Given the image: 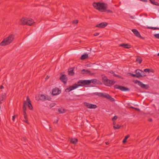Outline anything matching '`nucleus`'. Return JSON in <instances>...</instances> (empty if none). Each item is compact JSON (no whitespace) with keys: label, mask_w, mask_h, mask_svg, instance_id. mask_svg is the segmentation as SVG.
Instances as JSON below:
<instances>
[{"label":"nucleus","mask_w":159,"mask_h":159,"mask_svg":"<svg viewBox=\"0 0 159 159\" xmlns=\"http://www.w3.org/2000/svg\"><path fill=\"white\" fill-rule=\"evenodd\" d=\"M88 85L87 80H80L77 82V84L75 83L73 85L66 89L65 91L66 93H69L80 86L84 87L85 85Z\"/></svg>","instance_id":"1"},{"label":"nucleus","mask_w":159,"mask_h":159,"mask_svg":"<svg viewBox=\"0 0 159 159\" xmlns=\"http://www.w3.org/2000/svg\"><path fill=\"white\" fill-rule=\"evenodd\" d=\"M107 5V3L100 2H94L93 3V6L95 9L101 11H103L102 10H103L104 11L107 8L106 6Z\"/></svg>","instance_id":"2"},{"label":"nucleus","mask_w":159,"mask_h":159,"mask_svg":"<svg viewBox=\"0 0 159 159\" xmlns=\"http://www.w3.org/2000/svg\"><path fill=\"white\" fill-rule=\"evenodd\" d=\"M14 38V35L13 34L9 35L7 38L4 39L0 43L1 46L8 45L12 42Z\"/></svg>","instance_id":"3"},{"label":"nucleus","mask_w":159,"mask_h":159,"mask_svg":"<svg viewBox=\"0 0 159 159\" xmlns=\"http://www.w3.org/2000/svg\"><path fill=\"white\" fill-rule=\"evenodd\" d=\"M102 80L103 84L108 86H110L115 83V81L108 79L107 77L105 76L102 77Z\"/></svg>","instance_id":"4"},{"label":"nucleus","mask_w":159,"mask_h":159,"mask_svg":"<svg viewBox=\"0 0 159 159\" xmlns=\"http://www.w3.org/2000/svg\"><path fill=\"white\" fill-rule=\"evenodd\" d=\"M36 98L37 100H40L42 101L47 100L50 101L51 99L50 97L48 95H45L44 94L39 95L36 97Z\"/></svg>","instance_id":"5"},{"label":"nucleus","mask_w":159,"mask_h":159,"mask_svg":"<svg viewBox=\"0 0 159 159\" xmlns=\"http://www.w3.org/2000/svg\"><path fill=\"white\" fill-rule=\"evenodd\" d=\"M133 82L135 84H138L141 88L145 89H148L149 88L148 85L145 84L143 83L140 81L138 80H133Z\"/></svg>","instance_id":"6"},{"label":"nucleus","mask_w":159,"mask_h":159,"mask_svg":"<svg viewBox=\"0 0 159 159\" xmlns=\"http://www.w3.org/2000/svg\"><path fill=\"white\" fill-rule=\"evenodd\" d=\"M114 87L115 89H119L122 91H127L129 90V89L128 88L117 84L114 85Z\"/></svg>","instance_id":"7"},{"label":"nucleus","mask_w":159,"mask_h":159,"mask_svg":"<svg viewBox=\"0 0 159 159\" xmlns=\"http://www.w3.org/2000/svg\"><path fill=\"white\" fill-rule=\"evenodd\" d=\"M60 74L61 75L59 78V80L64 84H66L67 83L68 80V79L66 75L64 74H61V73Z\"/></svg>","instance_id":"8"},{"label":"nucleus","mask_w":159,"mask_h":159,"mask_svg":"<svg viewBox=\"0 0 159 159\" xmlns=\"http://www.w3.org/2000/svg\"><path fill=\"white\" fill-rule=\"evenodd\" d=\"M26 104L28 108L30 110H33V107L31 103V101L28 96L26 97Z\"/></svg>","instance_id":"9"},{"label":"nucleus","mask_w":159,"mask_h":159,"mask_svg":"<svg viewBox=\"0 0 159 159\" xmlns=\"http://www.w3.org/2000/svg\"><path fill=\"white\" fill-rule=\"evenodd\" d=\"M84 106L89 109H95L97 107L96 105L90 104L86 102L84 103Z\"/></svg>","instance_id":"10"},{"label":"nucleus","mask_w":159,"mask_h":159,"mask_svg":"<svg viewBox=\"0 0 159 159\" xmlns=\"http://www.w3.org/2000/svg\"><path fill=\"white\" fill-rule=\"evenodd\" d=\"M108 24V23L106 22H102L97 25L95 27L99 28H103L106 26Z\"/></svg>","instance_id":"11"},{"label":"nucleus","mask_w":159,"mask_h":159,"mask_svg":"<svg viewBox=\"0 0 159 159\" xmlns=\"http://www.w3.org/2000/svg\"><path fill=\"white\" fill-rule=\"evenodd\" d=\"M61 91L58 88H55L53 89L52 91V95H56L59 94Z\"/></svg>","instance_id":"12"},{"label":"nucleus","mask_w":159,"mask_h":159,"mask_svg":"<svg viewBox=\"0 0 159 159\" xmlns=\"http://www.w3.org/2000/svg\"><path fill=\"white\" fill-rule=\"evenodd\" d=\"M134 34L138 37L140 38L141 39H144L140 35L139 32L136 29H133L132 30Z\"/></svg>","instance_id":"13"},{"label":"nucleus","mask_w":159,"mask_h":159,"mask_svg":"<svg viewBox=\"0 0 159 159\" xmlns=\"http://www.w3.org/2000/svg\"><path fill=\"white\" fill-rule=\"evenodd\" d=\"M120 47H122L125 48H129L132 47V46L128 43H122L119 45Z\"/></svg>","instance_id":"14"},{"label":"nucleus","mask_w":159,"mask_h":159,"mask_svg":"<svg viewBox=\"0 0 159 159\" xmlns=\"http://www.w3.org/2000/svg\"><path fill=\"white\" fill-rule=\"evenodd\" d=\"M136 75L137 76V78H139L141 76H142L141 72H143V71L140 69H137L135 70Z\"/></svg>","instance_id":"15"},{"label":"nucleus","mask_w":159,"mask_h":159,"mask_svg":"<svg viewBox=\"0 0 159 159\" xmlns=\"http://www.w3.org/2000/svg\"><path fill=\"white\" fill-rule=\"evenodd\" d=\"M88 85L92 83L94 84H96V83L97 82V80L96 79H92L90 80H87Z\"/></svg>","instance_id":"16"},{"label":"nucleus","mask_w":159,"mask_h":159,"mask_svg":"<svg viewBox=\"0 0 159 159\" xmlns=\"http://www.w3.org/2000/svg\"><path fill=\"white\" fill-rule=\"evenodd\" d=\"M28 18H22L20 20L21 24L23 25H26Z\"/></svg>","instance_id":"17"},{"label":"nucleus","mask_w":159,"mask_h":159,"mask_svg":"<svg viewBox=\"0 0 159 159\" xmlns=\"http://www.w3.org/2000/svg\"><path fill=\"white\" fill-rule=\"evenodd\" d=\"M70 69V70L69 69L68 70V74L70 76H73L75 74L74 72V68H71Z\"/></svg>","instance_id":"18"},{"label":"nucleus","mask_w":159,"mask_h":159,"mask_svg":"<svg viewBox=\"0 0 159 159\" xmlns=\"http://www.w3.org/2000/svg\"><path fill=\"white\" fill-rule=\"evenodd\" d=\"M27 25H31L34 23V20L32 19L29 20L28 19L27 21Z\"/></svg>","instance_id":"19"},{"label":"nucleus","mask_w":159,"mask_h":159,"mask_svg":"<svg viewBox=\"0 0 159 159\" xmlns=\"http://www.w3.org/2000/svg\"><path fill=\"white\" fill-rule=\"evenodd\" d=\"M107 99H109L110 101L112 102H114L115 101V99L111 97L107 93V96L106 97Z\"/></svg>","instance_id":"20"},{"label":"nucleus","mask_w":159,"mask_h":159,"mask_svg":"<svg viewBox=\"0 0 159 159\" xmlns=\"http://www.w3.org/2000/svg\"><path fill=\"white\" fill-rule=\"evenodd\" d=\"M26 106L27 104H26V101H24L23 102V113H26V111L27 109Z\"/></svg>","instance_id":"21"},{"label":"nucleus","mask_w":159,"mask_h":159,"mask_svg":"<svg viewBox=\"0 0 159 159\" xmlns=\"http://www.w3.org/2000/svg\"><path fill=\"white\" fill-rule=\"evenodd\" d=\"M24 120V121L27 124H29L28 120V117L26 113H23Z\"/></svg>","instance_id":"22"},{"label":"nucleus","mask_w":159,"mask_h":159,"mask_svg":"<svg viewBox=\"0 0 159 159\" xmlns=\"http://www.w3.org/2000/svg\"><path fill=\"white\" fill-rule=\"evenodd\" d=\"M88 57V54L87 53H85L82 55L80 57V59L84 60Z\"/></svg>","instance_id":"23"},{"label":"nucleus","mask_w":159,"mask_h":159,"mask_svg":"<svg viewBox=\"0 0 159 159\" xmlns=\"http://www.w3.org/2000/svg\"><path fill=\"white\" fill-rule=\"evenodd\" d=\"M43 127L46 129H48L50 128L49 124L47 122H43Z\"/></svg>","instance_id":"24"},{"label":"nucleus","mask_w":159,"mask_h":159,"mask_svg":"<svg viewBox=\"0 0 159 159\" xmlns=\"http://www.w3.org/2000/svg\"><path fill=\"white\" fill-rule=\"evenodd\" d=\"M81 73L82 74H90L91 72L90 71L88 70L83 69L81 70Z\"/></svg>","instance_id":"25"},{"label":"nucleus","mask_w":159,"mask_h":159,"mask_svg":"<svg viewBox=\"0 0 159 159\" xmlns=\"http://www.w3.org/2000/svg\"><path fill=\"white\" fill-rule=\"evenodd\" d=\"M78 142V139L76 138L72 139H71L70 142L72 143L75 144L77 143Z\"/></svg>","instance_id":"26"},{"label":"nucleus","mask_w":159,"mask_h":159,"mask_svg":"<svg viewBox=\"0 0 159 159\" xmlns=\"http://www.w3.org/2000/svg\"><path fill=\"white\" fill-rule=\"evenodd\" d=\"M130 137V135L128 134V135H127L126 136L125 138H124V139H123V141H122V142L123 143H125L126 142H127V139L129 138Z\"/></svg>","instance_id":"27"},{"label":"nucleus","mask_w":159,"mask_h":159,"mask_svg":"<svg viewBox=\"0 0 159 159\" xmlns=\"http://www.w3.org/2000/svg\"><path fill=\"white\" fill-rule=\"evenodd\" d=\"M58 111L60 113H63L65 112V110L64 109L62 108L58 109Z\"/></svg>","instance_id":"28"},{"label":"nucleus","mask_w":159,"mask_h":159,"mask_svg":"<svg viewBox=\"0 0 159 159\" xmlns=\"http://www.w3.org/2000/svg\"><path fill=\"white\" fill-rule=\"evenodd\" d=\"M151 3H152V4H153V5H155L156 6H159V3L157 2H155V0H154V1H151Z\"/></svg>","instance_id":"29"},{"label":"nucleus","mask_w":159,"mask_h":159,"mask_svg":"<svg viewBox=\"0 0 159 159\" xmlns=\"http://www.w3.org/2000/svg\"><path fill=\"white\" fill-rule=\"evenodd\" d=\"M98 96H99L101 97H104L105 98H106V97L107 96V94H104V93H98Z\"/></svg>","instance_id":"30"},{"label":"nucleus","mask_w":159,"mask_h":159,"mask_svg":"<svg viewBox=\"0 0 159 159\" xmlns=\"http://www.w3.org/2000/svg\"><path fill=\"white\" fill-rule=\"evenodd\" d=\"M59 36H58L54 38H53L51 41V42L52 43L53 42H54L56 41L58 38L59 37Z\"/></svg>","instance_id":"31"},{"label":"nucleus","mask_w":159,"mask_h":159,"mask_svg":"<svg viewBox=\"0 0 159 159\" xmlns=\"http://www.w3.org/2000/svg\"><path fill=\"white\" fill-rule=\"evenodd\" d=\"M147 28L152 30H159V28L156 27H147Z\"/></svg>","instance_id":"32"},{"label":"nucleus","mask_w":159,"mask_h":159,"mask_svg":"<svg viewBox=\"0 0 159 159\" xmlns=\"http://www.w3.org/2000/svg\"><path fill=\"white\" fill-rule=\"evenodd\" d=\"M113 128L114 129H120V126L119 125H114Z\"/></svg>","instance_id":"33"},{"label":"nucleus","mask_w":159,"mask_h":159,"mask_svg":"<svg viewBox=\"0 0 159 159\" xmlns=\"http://www.w3.org/2000/svg\"><path fill=\"white\" fill-rule=\"evenodd\" d=\"M136 61L137 62H138V63L140 64L142 63V60L141 58H137L136 59Z\"/></svg>","instance_id":"34"},{"label":"nucleus","mask_w":159,"mask_h":159,"mask_svg":"<svg viewBox=\"0 0 159 159\" xmlns=\"http://www.w3.org/2000/svg\"><path fill=\"white\" fill-rule=\"evenodd\" d=\"M103 11L104 12H106L107 13H113L112 11L109 9L107 10V8L105 10H104V11Z\"/></svg>","instance_id":"35"},{"label":"nucleus","mask_w":159,"mask_h":159,"mask_svg":"<svg viewBox=\"0 0 159 159\" xmlns=\"http://www.w3.org/2000/svg\"><path fill=\"white\" fill-rule=\"evenodd\" d=\"M118 118V116H114L112 118V120L113 121H114L116 120Z\"/></svg>","instance_id":"36"},{"label":"nucleus","mask_w":159,"mask_h":159,"mask_svg":"<svg viewBox=\"0 0 159 159\" xmlns=\"http://www.w3.org/2000/svg\"><path fill=\"white\" fill-rule=\"evenodd\" d=\"M78 22V20H74L73 21H72V23L73 24H77Z\"/></svg>","instance_id":"37"},{"label":"nucleus","mask_w":159,"mask_h":159,"mask_svg":"<svg viewBox=\"0 0 159 159\" xmlns=\"http://www.w3.org/2000/svg\"><path fill=\"white\" fill-rule=\"evenodd\" d=\"M154 36L156 38L159 39V34H155Z\"/></svg>","instance_id":"38"},{"label":"nucleus","mask_w":159,"mask_h":159,"mask_svg":"<svg viewBox=\"0 0 159 159\" xmlns=\"http://www.w3.org/2000/svg\"><path fill=\"white\" fill-rule=\"evenodd\" d=\"M141 74L142 76H141V77H145L146 76V75H145V73H144V72L143 71V72H141Z\"/></svg>","instance_id":"39"},{"label":"nucleus","mask_w":159,"mask_h":159,"mask_svg":"<svg viewBox=\"0 0 159 159\" xmlns=\"http://www.w3.org/2000/svg\"><path fill=\"white\" fill-rule=\"evenodd\" d=\"M130 75L131 76H132L133 77L137 78V76L136 75V74L130 73Z\"/></svg>","instance_id":"40"},{"label":"nucleus","mask_w":159,"mask_h":159,"mask_svg":"<svg viewBox=\"0 0 159 159\" xmlns=\"http://www.w3.org/2000/svg\"><path fill=\"white\" fill-rule=\"evenodd\" d=\"M96 84H102V83L100 81H99L97 80V82L96 83Z\"/></svg>","instance_id":"41"},{"label":"nucleus","mask_w":159,"mask_h":159,"mask_svg":"<svg viewBox=\"0 0 159 159\" xmlns=\"http://www.w3.org/2000/svg\"><path fill=\"white\" fill-rule=\"evenodd\" d=\"M55 105H56V103H52L50 104V107L51 108H52V107H53Z\"/></svg>","instance_id":"42"},{"label":"nucleus","mask_w":159,"mask_h":159,"mask_svg":"<svg viewBox=\"0 0 159 159\" xmlns=\"http://www.w3.org/2000/svg\"><path fill=\"white\" fill-rule=\"evenodd\" d=\"M149 69H145L144 70V71L145 72L149 73Z\"/></svg>","instance_id":"43"},{"label":"nucleus","mask_w":159,"mask_h":159,"mask_svg":"<svg viewBox=\"0 0 159 159\" xmlns=\"http://www.w3.org/2000/svg\"><path fill=\"white\" fill-rule=\"evenodd\" d=\"M99 34H100V33H98V32L95 33H94L93 34V36H98V35H99Z\"/></svg>","instance_id":"44"},{"label":"nucleus","mask_w":159,"mask_h":159,"mask_svg":"<svg viewBox=\"0 0 159 159\" xmlns=\"http://www.w3.org/2000/svg\"><path fill=\"white\" fill-rule=\"evenodd\" d=\"M116 77H118L119 78H120V79H124L123 78L122 76H121L120 75H117V76H116Z\"/></svg>","instance_id":"45"},{"label":"nucleus","mask_w":159,"mask_h":159,"mask_svg":"<svg viewBox=\"0 0 159 159\" xmlns=\"http://www.w3.org/2000/svg\"><path fill=\"white\" fill-rule=\"evenodd\" d=\"M154 71L152 69H149V73L150 72H152V73H154Z\"/></svg>","instance_id":"46"},{"label":"nucleus","mask_w":159,"mask_h":159,"mask_svg":"<svg viewBox=\"0 0 159 159\" xmlns=\"http://www.w3.org/2000/svg\"><path fill=\"white\" fill-rule=\"evenodd\" d=\"M21 140L23 141H25L26 140V139L25 138V137H23L21 139Z\"/></svg>","instance_id":"47"},{"label":"nucleus","mask_w":159,"mask_h":159,"mask_svg":"<svg viewBox=\"0 0 159 159\" xmlns=\"http://www.w3.org/2000/svg\"><path fill=\"white\" fill-rule=\"evenodd\" d=\"M16 118V116L15 115H14L13 116H12V120L14 121V120L15 119V118Z\"/></svg>","instance_id":"48"},{"label":"nucleus","mask_w":159,"mask_h":159,"mask_svg":"<svg viewBox=\"0 0 159 159\" xmlns=\"http://www.w3.org/2000/svg\"><path fill=\"white\" fill-rule=\"evenodd\" d=\"M113 75L114 76L116 77V76H117V75L114 72H113Z\"/></svg>","instance_id":"49"},{"label":"nucleus","mask_w":159,"mask_h":159,"mask_svg":"<svg viewBox=\"0 0 159 159\" xmlns=\"http://www.w3.org/2000/svg\"><path fill=\"white\" fill-rule=\"evenodd\" d=\"M148 121L150 122H152V118H150L148 119Z\"/></svg>","instance_id":"50"},{"label":"nucleus","mask_w":159,"mask_h":159,"mask_svg":"<svg viewBox=\"0 0 159 159\" xmlns=\"http://www.w3.org/2000/svg\"><path fill=\"white\" fill-rule=\"evenodd\" d=\"M134 109L136 110H137V111H139L140 110V109L137 108H136V107H135V108Z\"/></svg>","instance_id":"51"},{"label":"nucleus","mask_w":159,"mask_h":159,"mask_svg":"<svg viewBox=\"0 0 159 159\" xmlns=\"http://www.w3.org/2000/svg\"><path fill=\"white\" fill-rule=\"evenodd\" d=\"M2 98H3L4 97H5V96H6V94L5 93L2 94Z\"/></svg>","instance_id":"52"},{"label":"nucleus","mask_w":159,"mask_h":159,"mask_svg":"<svg viewBox=\"0 0 159 159\" xmlns=\"http://www.w3.org/2000/svg\"><path fill=\"white\" fill-rule=\"evenodd\" d=\"M3 100L2 99V100L0 101V104L2 103L3 102Z\"/></svg>","instance_id":"53"},{"label":"nucleus","mask_w":159,"mask_h":159,"mask_svg":"<svg viewBox=\"0 0 159 159\" xmlns=\"http://www.w3.org/2000/svg\"><path fill=\"white\" fill-rule=\"evenodd\" d=\"M4 88V87L3 86H2V85H1L0 87V89H3Z\"/></svg>","instance_id":"54"},{"label":"nucleus","mask_w":159,"mask_h":159,"mask_svg":"<svg viewBox=\"0 0 159 159\" xmlns=\"http://www.w3.org/2000/svg\"><path fill=\"white\" fill-rule=\"evenodd\" d=\"M98 93H99L96 92V93H94L93 94H95L96 95H98Z\"/></svg>","instance_id":"55"},{"label":"nucleus","mask_w":159,"mask_h":159,"mask_svg":"<svg viewBox=\"0 0 159 159\" xmlns=\"http://www.w3.org/2000/svg\"><path fill=\"white\" fill-rule=\"evenodd\" d=\"M141 1L146 2H147V0H140Z\"/></svg>","instance_id":"56"},{"label":"nucleus","mask_w":159,"mask_h":159,"mask_svg":"<svg viewBox=\"0 0 159 159\" xmlns=\"http://www.w3.org/2000/svg\"><path fill=\"white\" fill-rule=\"evenodd\" d=\"M113 124L114 125H116V122L114 121H113Z\"/></svg>","instance_id":"57"},{"label":"nucleus","mask_w":159,"mask_h":159,"mask_svg":"<svg viewBox=\"0 0 159 159\" xmlns=\"http://www.w3.org/2000/svg\"><path fill=\"white\" fill-rule=\"evenodd\" d=\"M130 107L132 109H134L135 108V107Z\"/></svg>","instance_id":"58"},{"label":"nucleus","mask_w":159,"mask_h":159,"mask_svg":"<svg viewBox=\"0 0 159 159\" xmlns=\"http://www.w3.org/2000/svg\"><path fill=\"white\" fill-rule=\"evenodd\" d=\"M157 140H159V136H158L157 137Z\"/></svg>","instance_id":"59"},{"label":"nucleus","mask_w":159,"mask_h":159,"mask_svg":"<svg viewBox=\"0 0 159 159\" xmlns=\"http://www.w3.org/2000/svg\"><path fill=\"white\" fill-rule=\"evenodd\" d=\"M58 120H57V121H56V122H54V123H57V122H58Z\"/></svg>","instance_id":"60"},{"label":"nucleus","mask_w":159,"mask_h":159,"mask_svg":"<svg viewBox=\"0 0 159 159\" xmlns=\"http://www.w3.org/2000/svg\"><path fill=\"white\" fill-rule=\"evenodd\" d=\"M48 78H49V77H48V76H47V77H46V79H48Z\"/></svg>","instance_id":"61"},{"label":"nucleus","mask_w":159,"mask_h":159,"mask_svg":"<svg viewBox=\"0 0 159 159\" xmlns=\"http://www.w3.org/2000/svg\"><path fill=\"white\" fill-rule=\"evenodd\" d=\"M106 143L107 144H108L109 143L108 142H106Z\"/></svg>","instance_id":"62"},{"label":"nucleus","mask_w":159,"mask_h":159,"mask_svg":"<svg viewBox=\"0 0 159 159\" xmlns=\"http://www.w3.org/2000/svg\"><path fill=\"white\" fill-rule=\"evenodd\" d=\"M130 17L132 19H133L134 18V17H133V16H131Z\"/></svg>","instance_id":"63"},{"label":"nucleus","mask_w":159,"mask_h":159,"mask_svg":"<svg viewBox=\"0 0 159 159\" xmlns=\"http://www.w3.org/2000/svg\"><path fill=\"white\" fill-rule=\"evenodd\" d=\"M157 56H159V53H158Z\"/></svg>","instance_id":"64"}]
</instances>
